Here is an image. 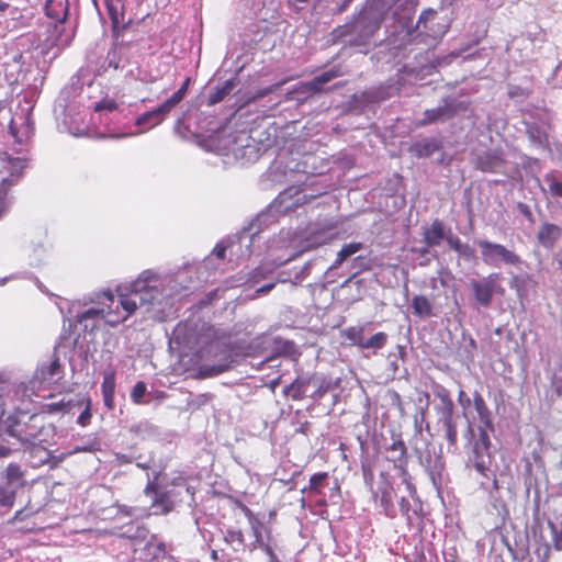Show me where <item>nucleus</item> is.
Returning a JSON list of instances; mask_svg holds the SVG:
<instances>
[{"label":"nucleus","mask_w":562,"mask_h":562,"mask_svg":"<svg viewBox=\"0 0 562 562\" xmlns=\"http://www.w3.org/2000/svg\"><path fill=\"white\" fill-rule=\"evenodd\" d=\"M189 270L162 274L153 269L144 270L128 285H120L115 295L111 290L94 292L89 297L91 307L76 316L86 331H93L103 322L116 326L125 322L139 307L162 311L168 301L182 291L196 288L188 278Z\"/></svg>","instance_id":"1"},{"label":"nucleus","mask_w":562,"mask_h":562,"mask_svg":"<svg viewBox=\"0 0 562 562\" xmlns=\"http://www.w3.org/2000/svg\"><path fill=\"white\" fill-rule=\"evenodd\" d=\"M326 192L327 186L311 189V192H308L307 184L289 187L280 192L268 210L260 213L238 234L240 258H249L254 255L260 256L263 252L268 254L271 262L278 257L285 258L292 254H296L297 258L300 254L330 240L334 236L333 227H319L318 225H312L307 231V236L303 239H299L296 233L290 229H281L278 236L273 238H267L263 235L268 225L277 221L278 214L293 211Z\"/></svg>","instance_id":"2"},{"label":"nucleus","mask_w":562,"mask_h":562,"mask_svg":"<svg viewBox=\"0 0 562 562\" xmlns=\"http://www.w3.org/2000/svg\"><path fill=\"white\" fill-rule=\"evenodd\" d=\"M394 0H371L368 1L363 10L356 20L348 25L336 30L338 37H342V43L355 47L357 52L367 54L376 45V33L380 30L383 13ZM418 0H405L407 9L403 14L394 12L395 24L391 36L387 38L390 49H394V57H404L408 45L422 43L427 34L425 33L426 21L436 14V11L428 9L422 12L418 21L414 24V7Z\"/></svg>","instance_id":"3"},{"label":"nucleus","mask_w":562,"mask_h":562,"mask_svg":"<svg viewBox=\"0 0 562 562\" xmlns=\"http://www.w3.org/2000/svg\"><path fill=\"white\" fill-rule=\"evenodd\" d=\"M474 409L482 425L477 427V435L474 434L471 425L468 426V434L472 436L467 452L465 467L475 471L482 490L492 494L499 490L497 481L498 465L492 452V442L487 430H493L491 412L483 396L475 391L473 394Z\"/></svg>","instance_id":"4"},{"label":"nucleus","mask_w":562,"mask_h":562,"mask_svg":"<svg viewBox=\"0 0 562 562\" xmlns=\"http://www.w3.org/2000/svg\"><path fill=\"white\" fill-rule=\"evenodd\" d=\"M228 249L232 255L238 254V257H240L238 236L236 237V240H231L229 243H217L213 251L204 258L202 263L196 268L199 283L209 282L217 273H223L225 271L226 251Z\"/></svg>","instance_id":"5"},{"label":"nucleus","mask_w":562,"mask_h":562,"mask_svg":"<svg viewBox=\"0 0 562 562\" xmlns=\"http://www.w3.org/2000/svg\"><path fill=\"white\" fill-rule=\"evenodd\" d=\"M476 244L480 247L482 261L488 267L510 266L519 268L522 263L520 256L505 245L487 239H480Z\"/></svg>","instance_id":"6"},{"label":"nucleus","mask_w":562,"mask_h":562,"mask_svg":"<svg viewBox=\"0 0 562 562\" xmlns=\"http://www.w3.org/2000/svg\"><path fill=\"white\" fill-rule=\"evenodd\" d=\"M3 169L8 172L7 177L0 181V216L9 205L8 191L16 184L26 167V160L22 157H9L2 159Z\"/></svg>","instance_id":"7"},{"label":"nucleus","mask_w":562,"mask_h":562,"mask_svg":"<svg viewBox=\"0 0 562 562\" xmlns=\"http://www.w3.org/2000/svg\"><path fill=\"white\" fill-rule=\"evenodd\" d=\"M8 422L9 435L16 438L22 445L34 446L43 441L41 438L43 425L40 416H30L27 423H22L20 420L11 423L10 418Z\"/></svg>","instance_id":"8"},{"label":"nucleus","mask_w":562,"mask_h":562,"mask_svg":"<svg viewBox=\"0 0 562 562\" xmlns=\"http://www.w3.org/2000/svg\"><path fill=\"white\" fill-rule=\"evenodd\" d=\"M499 273H490L480 280H471L470 286L473 296L480 306L488 307L492 304L494 294H503L504 288L499 283Z\"/></svg>","instance_id":"9"},{"label":"nucleus","mask_w":562,"mask_h":562,"mask_svg":"<svg viewBox=\"0 0 562 562\" xmlns=\"http://www.w3.org/2000/svg\"><path fill=\"white\" fill-rule=\"evenodd\" d=\"M366 330V326H350L342 331V335L346 339H348L352 345L359 347L360 349H370L373 353H376L378 350L385 347L387 344L389 336L384 331H379L372 335L370 338H364L363 333Z\"/></svg>","instance_id":"10"},{"label":"nucleus","mask_w":562,"mask_h":562,"mask_svg":"<svg viewBox=\"0 0 562 562\" xmlns=\"http://www.w3.org/2000/svg\"><path fill=\"white\" fill-rule=\"evenodd\" d=\"M393 454L389 458L391 462H393L394 469L398 472L402 484L405 486V491H407L411 497H414L416 494V487L412 482V476L407 470V450L403 440H394L390 447L387 448Z\"/></svg>","instance_id":"11"},{"label":"nucleus","mask_w":562,"mask_h":562,"mask_svg":"<svg viewBox=\"0 0 562 562\" xmlns=\"http://www.w3.org/2000/svg\"><path fill=\"white\" fill-rule=\"evenodd\" d=\"M467 109V105L456 98H445L438 106L424 112L419 125L425 126L437 122H446L452 119L458 112Z\"/></svg>","instance_id":"12"},{"label":"nucleus","mask_w":562,"mask_h":562,"mask_svg":"<svg viewBox=\"0 0 562 562\" xmlns=\"http://www.w3.org/2000/svg\"><path fill=\"white\" fill-rule=\"evenodd\" d=\"M530 119L531 121H525L530 142L538 148H548L549 114L546 111L537 110L536 115L530 114Z\"/></svg>","instance_id":"13"},{"label":"nucleus","mask_w":562,"mask_h":562,"mask_svg":"<svg viewBox=\"0 0 562 562\" xmlns=\"http://www.w3.org/2000/svg\"><path fill=\"white\" fill-rule=\"evenodd\" d=\"M296 258V254H292L289 257H278L274 259L273 262L270 260H267L265 262H261L258 267L252 269L250 272L247 273L246 280L244 283L249 284L250 286H254L258 284L260 281L268 278V276L272 274L273 271L279 268L282 265L288 263L291 260H294Z\"/></svg>","instance_id":"14"},{"label":"nucleus","mask_w":562,"mask_h":562,"mask_svg":"<svg viewBox=\"0 0 562 562\" xmlns=\"http://www.w3.org/2000/svg\"><path fill=\"white\" fill-rule=\"evenodd\" d=\"M381 479L382 482L378 486L376 491H372V497L382 508V512L386 517L394 518L396 516V509L393 504V487L384 473H381Z\"/></svg>","instance_id":"15"},{"label":"nucleus","mask_w":562,"mask_h":562,"mask_svg":"<svg viewBox=\"0 0 562 562\" xmlns=\"http://www.w3.org/2000/svg\"><path fill=\"white\" fill-rule=\"evenodd\" d=\"M156 477L153 481H148L145 493L147 495L153 494L151 514L154 515H166L173 509L175 502L171 499L169 492H159L155 483Z\"/></svg>","instance_id":"16"},{"label":"nucleus","mask_w":562,"mask_h":562,"mask_svg":"<svg viewBox=\"0 0 562 562\" xmlns=\"http://www.w3.org/2000/svg\"><path fill=\"white\" fill-rule=\"evenodd\" d=\"M171 110L172 109L170 105H168V103L165 101L156 109L143 113L135 121V125L139 128L138 132L144 133L159 125L171 112Z\"/></svg>","instance_id":"17"},{"label":"nucleus","mask_w":562,"mask_h":562,"mask_svg":"<svg viewBox=\"0 0 562 562\" xmlns=\"http://www.w3.org/2000/svg\"><path fill=\"white\" fill-rule=\"evenodd\" d=\"M432 393L436 400H438V403L434 406L438 422L456 417L454 404L451 400L450 392L445 386L435 384L432 386Z\"/></svg>","instance_id":"18"},{"label":"nucleus","mask_w":562,"mask_h":562,"mask_svg":"<svg viewBox=\"0 0 562 562\" xmlns=\"http://www.w3.org/2000/svg\"><path fill=\"white\" fill-rule=\"evenodd\" d=\"M63 378V369L58 357L49 363H42L34 373V382L41 385H50Z\"/></svg>","instance_id":"19"},{"label":"nucleus","mask_w":562,"mask_h":562,"mask_svg":"<svg viewBox=\"0 0 562 562\" xmlns=\"http://www.w3.org/2000/svg\"><path fill=\"white\" fill-rule=\"evenodd\" d=\"M537 240L544 249L552 250L562 240V226L542 222L537 232Z\"/></svg>","instance_id":"20"},{"label":"nucleus","mask_w":562,"mask_h":562,"mask_svg":"<svg viewBox=\"0 0 562 562\" xmlns=\"http://www.w3.org/2000/svg\"><path fill=\"white\" fill-rule=\"evenodd\" d=\"M474 165L483 172H501L505 160L498 150H486L475 155Z\"/></svg>","instance_id":"21"},{"label":"nucleus","mask_w":562,"mask_h":562,"mask_svg":"<svg viewBox=\"0 0 562 562\" xmlns=\"http://www.w3.org/2000/svg\"><path fill=\"white\" fill-rule=\"evenodd\" d=\"M108 14L112 22L113 33L119 37L120 30H125L131 20L125 22L123 0H104Z\"/></svg>","instance_id":"22"},{"label":"nucleus","mask_w":562,"mask_h":562,"mask_svg":"<svg viewBox=\"0 0 562 562\" xmlns=\"http://www.w3.org/2000/svg\"><path fill=\"white\" fill-rule=\"evenodd\" d=\"M341 74L338 68L334 67L314 77L311 81L302 83L301 87L304 92L314 94L321 92L324 85L328 83L330 80L337 78Z\"/></svg>","instance_id":"23"},{"label":"nucleus","mask_w":562,"mask_h":562,"mask_svg":"<svg viewBox=\"0 0 562 562\" xmlns=\"http://www.w3.org/2000/svg\"><path fill=\"white\" fill-rule=\"evenodd\" d=\"M426 472L435 487L441 484V474L445 468L443 461L440 457H432L427 454L423 461Z\"/></svg>","instance_id":"24"},{"label":"nucleus","mask_w":562,"mask_h":562,"mask_svg":"<svg viewBox=\"0 0 562 562\" xmlns=\"http://www.w3.org/2000/svg\"><path fill=\"white\" fill-rule=\"evenodd\" d=\"M223 540L234 552L245 551L247 548L243 531L234 527L226 528L223 531Z\"/></svg>","instance_id":"25"},{"label":"nucleus","mask_w":562,"mask_h":562,"mask_svg":"<svg viewBox=\"0 0 562 562\" xmlns=\"http://www.w3.org/2000/svg\"><path fill=\"white\" fill-rule=\"evenodd\" d=\"M311 378L297 376L291 384L283 389V393L294 401H300L305 396Z\"/></svg>","instance_id":"26"},{"label":"nucleus","mask_w":562,"mask_h":562,"mask_svg":"<svg viewBox=\"0 0 562 562\" xmlns=\"http://www.w3.org/2000/svg\"><path fill=\"white\" fill-rule=\"evenodd\" d=\"M237 87V81L235 78L225 80L221 86H218L214 92L209 95L207 104L214 105L216 103L222 102L226 97H228Z\"/></svg>","instance_id":"27"},{"label":"nucleus","mask_w":562,"mask_h":562,"mask_svg":"<svg viewBox=\"0 0 562 562\" xmlns=\"http://www.w3.org/2000/svg\"><path fill=\"white\" fill-rule=\"evenodd\" d=\"M541 190L553 199H562V181H560L554 172L543 176Z\"/></svg>","instance_id":"28"},{"label":"nucleus","mask_w":562,"mask_h":562,"mask_svg":"<svg viewBox=\"0 0 562 562\" xmlns=\"http://www.w3.org/2000/svg\"><path fill=\"white\" fill-rule=\"evenodd\" d=\"M443 225L439 220H435L430 227L424 232V240L427 247H434L440 244L443 239Z\"/></svg>","instance_id":"29"},{"label":"nucleus","mask_w":562,"mask_h":562,"mask_svg":"<svg viewBox=\"0 0 562 562\" xmlns=\"http://www.w3.org/2000/svg\"><path fill=\"white\" fill-rule=\"evenodd\" d=\"M144 553L139 554V559L144 561L158 560L166 553V546L164 542L149 540L144 546Z\"/></svg>","instance_id":"30"},{"label":"nucleus","mask_w":562,"mask_h":562,"mask_svg":"<svg viewBox=\"0 0 562 562\" xmlns=\"http://www.w3.org/2000/svg\"><path fill=\"white\" fill-rule=\"evenodd\" d=\"M439 149V145L434 138H426L413 144L411 150L418 158L429 157Z\"/></svg>","instance_id":"31"},{"label":"nucleus","mask_w":562,"mask_h":562,"mask_svg":"<svg viewBox=\"0 0 562 562\" xmlns=\"http://www.w3.org/2000/svg\"><path fill=\"white\" fill-rule=\"evenodd\" d=\"M286 283V282H291L294 284V273H293V269L289 270V271H281L278 273V277H277V280L274 282H269V283H266L263 284L262 286L256 289L255 291V295L251 296V299H255V297H258V296H262V295H266L268 294L274 286L277 283Z\"/></svg>","instance_id":"32"},{"label":"nucleus","mask_w":562,"mask_h":562,"mask_svg":"<svg viewBox=\"0 0 562 562\" xmlns=\"http://www.w3.org/2000/svg\"><path fill=\"white\" fill-rule=\"evenodd\" d=\"M232 360L229 356H225L218 363L216 364H209L203 363L200 367V374L204 378L209 376H215L218 375L225 371H227L231 368Z\"/></svg>","instance_id":"33"},{"label":"nucleus","mask_w":562,"mask_h":562,"mask_svg":"<svg viewBox=\"0 0 562 562\" xmlns=\"http://www.w3.org/2000/svg\"><path fill=\"white\" fill-rule=\"evenodd\" d=\"M412 308L415 315L419 317H429L432 315L430 301L424 295H415L412 300Z\"/></svg>","instance_id":"34"},{"label":"nucleus","mask_w":562,"mask_h":562,"mask_svg":"<svg viewBox=\"0 0 562 562\" xmlns=\"http://www.w3.org/2000/svg\"><path fill=\"white\" fill-rule=\"evenodd\" d=\"M527 280H528L527 276H519V274L513 276L509 280V286H510V289L515 290L516 295L522 306H524V301L528 296Z\"/></svg>","instance_id":"35"},{"label":"nucleus","mask_w":562,"mask_h":562,"mask_svg":"<svg viewBox=\"0 0 562 562\" xmlns=\"http://www.w3.org/2000/svg\"><path fill=\"white\" fill-rule=\"evenodd\" d=\"M457 417L438 422L445 431V438L450 447L456 448L458 442Z\"/></svg>","instance_id":"36"},{"label":"nucleus","mask_w":562,"mask_h":562,"mask_svg":"<svg viewBox=\"0 0 562 562\" xmlns=\"http://www.w3.org/2000/svg\"><path fill=\"white\" fill-rule=\"evenodd\" d=\"M446 240L450 248L457 251L460 256L468 259L473 257L474 250L469 244H463L458 236L449 235L446 237Z\"/></svg>","instance_id":"37"},{"label":"nucleus","mask_w":562,"mask_h":562,"mask_svg":"<svg viewBox=\"0 0 562 562\" xmlns=\"http://www.w3.org/2000/svg\"><path fill=\"white\" fill-rule=\"evenodd\" d=\"M327 477H328L327 472H318V473L313 474L310 479L308 486L304 487L302 490V493H304L305 491L308 490L311 493L319 494L321 488L323 487L324 482L327 480Z\"/></svg>","instance_id":"38"},{"label":"nucleus","mask_w":562,"mask_h":562,"mask_svg":"<svg viewBox=\"0 0 562 562\" xmlns=\"http://www.w3.org/2000/svg\"><path fill=\"white\" fill-rule=\"evenodd\" d=\"M101 391L102 394L115 393V372L112 369L104 370Z\"/></svg>","instance_id":"39"},{"label":"nucleus","mask_w":562,"mask_h":562,"mask_svg":"<svg viewBox=\"0 0 562 562\" xmlns=\"http://www.w3.org/2000/svg\"><path fill=\"white\" fill-rule=\"evenodd\" d=\"M189 85H190V78H187L183 81V83L181 85V87L176 92H173L171 97H169L166 100V102L168 103V105H170L171 109H173L176 105H178L183 100V98L186 97V94L188 92Z\"/></svg>","instance_id":"40"},{"label":"nucleus","mask_w":562,"mask_h":562,"mask_svg":"<svg viewBox=\"0 0 562 562\" xmlns=\"http://www.w3.org/2000/svg\"><path fill=\"white\" fill-rule=\"evenodd\" d=\"M119 104L112 99H103L95 104L94 111L100 115L117 111Z\"/></svg>","instance_id":"41"},{"label":"nucleus","mask_w":562,"mask_h":562,"mask_svg":"<svg viewBox=\"0 0 562 562\" xmlns=\"http://www.w3.org/2000/svg\"><path fill=\"white\" fill-rule=\"evenodd\" d=\"M533 554L536 555V558L539 562H548L550 559V554H551L550 544L546 541H543V542L538 541L536 544Z\"/></svg>","instance_id":"42"},{"label":"nucleus","mask_w":562,"mask_h":562,"mask_svg":"<svg viewBox=\"0 0 562 562\" xmlns=\"http://www.w3.org/2000/svg\"><path fill=\"white\" fill-rule=\"evenodd\" d=\"M104 64L109 68L119 69L123 67L121 65V52L116 47H113L109 50Z\"/></svg>","instance_id":"43"},{"label":"nucleus","mask_w":562,"mask_h":562,"mask_svg":"<svg viewBox=\"0 0 562 562\" xmlns=\"http://www.w3.org/2000/svg\"><path fill=\"white\" fill-rule=\"evenodd\" d=\"M406 494H408V493L406 492ZM409 498H411L409 495H407V497L402 496L398 505H400V510H401L402 515L405 516L408 521H412V513L416 514V510L412 509V504H411ZM415 498H416V495L414 497H412V499H415Z\"/></svg>","instance_id":"44"},{"label":"nucleus","mask_w":562,"mask_h":562,"mask_svg":"<svg viewBox=\"0 0 562 562\" xmlns=\"http://www.w3.org/2000/svg\"><path fill=\"white\" fill-rule=\"evenodd\" d=\"M398 90H400V88L394 87V86L380 87L374 92V98L378 101H383V100H386V99L393 97L395 93L398 92Z\"/></svg>","instance_id":"45"},{"label":"nucleus","mask_w":562,"mask_h":562,"mask_svg":"<svg viewBox=\"0 0 562 562\" xmlns=\"http://www.w3.org/2000/svg\"><path fill=\"white\" fill-rule=\"evenodd\" d=\"M146 384L142 381L137 382L132 392H131V398L135 404L143 403V398L146 394Z\"/></svg>","instance_id":"46"},{"label":"nucleus","mask_w":562,"mask_h":562,"mask_svg":"<svg viewBox=\"0 0 562 562\" xmlns=\"http://www.w3.org/2000/svg\"><path fill=\"white\" fill-rule=\"evenodd\" d=\"M83 403L86 404L85 406V409L81 412V414L78 416L77 418V423L85 427L87 425L90 424V420H91V417H92V413H91V400L90 398H86L83 401Z\"/></svg>","instance_id":"47"},{"label":"nucleus","mask_w":562,"mask_h":562,"mask_svg":"<svg viewBox=\"0 0 562 562\" xmlns=\"http://www.w3.org/2000/svg\"><path fill=\"white\" fill-rule=\"evenodd\" d=\"M363 248L361 243H349L342 246V248L338 251L342 259H347L352 255L357 254Z\"/></svg>","instance_id":"48"},{"label":"nucleus","mask_w":562,"mask_h":562,"mask_svg":"<svg viewBox=\"0 0 562 562\" xmlns=\"http://www.w3.org/2000/svg\"><path fill=\"white\" fill-rule=\"evenodd\" d=\"M15 499V492L0 487V505L11 507Z\"/></svg>","instance_id":"49"},{"label":"nucleus","mask_w":562,"mask_h":562,"mask_svg":"<svg viewBox=\"0 0 562 562\" xmlns=\"http://www.w3.org/2000/svg\"><path fill=\"white\" fill-rule=\"evenodd\" d=\"M548 525L551 530L554 548H555V550L561 551L562 550V531L558 528L557 525H554L551 521H549Z\"/></svg>","instance_id":"50"},{"label":"nucleus","mask_w":562,"mask_h":562,"mask_svg":"<svg viewBox=\"0 0 562 562\" xmlns=\"http://www.w3.org/2000/svg\"><path fill=\"white\" fill-rule=\"evenodd\" d=\"M252 532H254L255 540L249 546H247L249 551H254L257 548L262 549L266 543L262 540L260 527L252 525Z\"/></svg>","instance_id":"51"},{"label":"nucleus","mask_w":562,"mask_h":562,"mask_svg":"<svg viewBox=\"0 0 562 562\" xmlns=\"http://www.w3.org/2000/svg\"><path fill=\"white\" fill-rule=\"evenodd\" d=\"M311 266H312V262L308 261L300 268H293L294 284H297L300 281H302L310 274Z\"/></svg>","instance_id":"52"},{"label":"nucleus","mask_w":562,"mask_h":562,"mask_svg":"<svg viewBox=\"0 0 562 562\" xmlns=\"http://www.w3.org/2000/svg\"><path fill=\"white\" fill-rule=\"evenodd\" d=\"M48 252V247L41 244L33 249V263L38 266L43 262L45 255Z\"/></svg>","instance_id":"53"},{"label":"nucleus","mask_w":562,"mask_h":562,"mask_svg":"<svg viewBox=\"0 0 562 562\" xmlns=\"http://www.w3.org/2000/svg\"><path fill=\"white\" fill-rule=\"evenodd\" d=\"M186 329H187V325L179 324L173 330L172 340L177 344H187Z\"/></svg>","instance_id":"54"},{"label":"nucleus","mask_w":562,"mask_h":562,"mask_svg":"<svg viewBox=\"0 0 562 562\" xmlns=\"http://www.w3.org/2000/svg\"><path fill=\"white\" fill-rule=\"evenodd\" d=\"M97 446H98V441L95 439H92L86 445L76 446L72 449V451L70 452V454L78 453V452H91L97 449Z\"/></svg>","instance_id":"55"},{"label":"nucleus","mask_w":562,"mask_h":562,"mask_svg":"<svg viewBox=\"0 0 562 562\" xmlns=\"http://www.w3.org/2000/svg\"><path fill=\"white\" fill-rule=\"evenodd\" d=\"M508 95L509 98H525L528 95V92L526 89L518 87V86H510L508 89Z\"/></svg>","instance_id":"56"},{"label":"nucleus","mask_w":562,"mask_h":562,"mask_svg":"<svg viewBox=\"0 0 562 562\" xmlns=\"http://www.w3.org/2000/svg\"><path fill=\"white\" fill-rule=\"evenodd\" d=\"M243 157H247L248 159L257 158L258 154L256 150V146L250 145L249 143L243 145Z\"/></svg>","instance_id":"57"},{"label":"nucleus","mask_w":562,"mask_h":562,"mask_svg":"<svg viewBox=\"0 0 562 562\" xmlns=\"http://www.w3.org/2000/svg\"><path fill=\"white\" fill-rule=\"evenodd\" d=\"M20 468L16 464H9L7 468V475L9 480H15L20 477Z\"/></svg>","instance_id":"58"},{"label":"nucleus","mask_w":562,"mask_h":562,"mask_svg":"<svg viewBox=\"0 0 562 562\" xmlns=\"http://www.w3.org/2000/svg\"><path fill=\"white\" fill-rule=\"evenodd\" d=\"M458 402L463 408H467L471 404V398L467 396L463 390H460L458 394Z\"/></svg>","instance_id":"59"},{"label":"nucleus","mask_w":562,"mask_h":562,"mask_svg":"<svg viewBox=\"0 0 562 562\" xmlns=\"http://www.w3.org/2000/svg\"><path fill=\"white\" fill-rule=\"evenodd\" d=\"M518 211L525 216L527 217L529 221H532V213H531V210L530 207L525 204V203H518Z\"/></svg>","instance_id":"60"},{"label":"nucleus","mask_w":562,"mask_h":562,"mask_svg":"<svg viewBox=\"0 0 562 562\" xmlns=\"http://www.w3.org/2000/svg\"><path fill=\"white\" fill-rule=\"evenodd\" d=\"M262 550L268 555L269 562H280V560L278 559V557L276 555V553L273 552L272 548L269 544H265Z\"/></svg>","instance_id":"61"},{"label":"nucleus","mask_w":562,"mask_h":562,"mask_svg":"<svg viewBox=\"0 0 562 562\" xmlns=\"http://www.w3.org/2000/svg\"><path fill=\"white\" fill-rule=\"evenodd\" d=\"M102 395H103L104 405L109 409H112L114 406V394H102Z\"/></svg>","instance_id":"62"},{"label":"nucleus","mask_w":562,"mask_h":562,"mask_svg":"<svg viewBox=\"0 0 562 562\" xmlns=\"http://www.w3.org/2000/svg\"><path fill=\"white\" fill-rule=\"evenodd\" d=\"M554 389L559 395H562V379H554L553 381Z\"/></svg>","instance_id":"63"},{"label":"nucleus","mask_w":562,"mask_h":562,"mask_svg":"<svg viewBox=\"0 0 562 562\" xmlns=\"http://www.w3.org/2000/svg\"><path fill=\"white\" fill-rule=\"evenodd\" d=\"M554 260L557 261L559 268L562 270V249L558 250L555 254H554Z\"/></svg>","instance_id":"64"}]
</instances>
